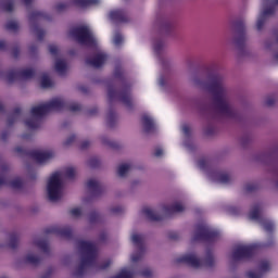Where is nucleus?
<instances>
[{
    "label": "nucleus",
    "instance_id": "obj_22",
    "mask_svg": "<svg viewBox=\"0 0 278 278\" xmlns=\"http://www.w3.org/2000/svg\"><path fill=\"white\" fill-rule=\"evenodd\" d=\"M141 123L143 125V131L146 134H152V131H155V123L153 122V118H151L149 115H143L141 117Z\"/></svg>",
    "mask_w": 278,
    "mask_h": 278
},
{
    "label": "nucleus",
    "instance_id": "obj_3",
    "mask_svg": "<svg viewBox=\"0 0 278 278\" xmlns=\"http://www.w3.org/2000/svg\"><path fill=\"white\" fill-rule=\"evenodd\" d=\"M78 247L83 253L80 263L74 271V277H84L88 268H98V270H105L112 265V261H104L101 265L97 266V258L99 257V251L97 245L90 241H78Z\"/></svg>",
    "mask_w": 278,
    "mask_h": 278
},
{
    "label": "nucleus",
    "instance_id": "obj_13",
    "mask_svg": "<svg viewBox=\"0 0 278 278\" xmlns=\"http://www.w3.org/2000/svg\"><path fill=\"white\" fill-rule=\"evenodd\" d=\"M235 29L237 31V37L235 39V45L238 49H244V45L247 43V26L243 21H237L235 23Z\"/></svg>",
    "mask_w": 278,
    "mask_h": 278
},
{
    "label": "nucleus",
    "instance_id": "obj_62",
    "mask_svg": "<svg viewBox=\"0 0 278 278\" xmlns=\"http://www.w3.org/2000/svg\"><path fill=\"white\" fill-rule=\"evenodd\" d=\"M52 270L51 269H49L46 274H43L42 276H41V278H51V275H52Z\"/></svg>",
    "mask_w": 278,
    "mask_h": 278
},
{
    "label": "nucleus",
    "instance_id": "obj_30",
    "mask_svg": "<svg viewBox=\"0 0 278 278\" xmlns=\"http://www.w3.org/2000/svg\"><path fill=\"white\" fill-rule=\"evenodd\" d=\"M9 247L10 249H16L18 247V235L16 232L10 233Z\"/></svg>",
    "mask_w": 278,
    "mask_h": 278
},
{
    "label": "nucleus",
    "instance_id": "obj_37",
    "mask_svg": "<svg viewBox=\"0 0 278 278\" xmlns=\"http://www.w3.org/2000/svg\"><path fill=\"white\" fill-rule=\"evenodd\" d=\"M5 29H8V31H18V23L10 21L5 24Z\"/></svg>",
    "mask_w": 278,
    "mask_h": 278
},
{
    "label": "nucleus",
    "instance_id": "obj_38",
    "mask_svg": "<svg viewBox=\"0 0 278 278\" xmlns=\"http://www.w3.org/2000/svg\"><path fill=\"white\" fill-rule=\"evenodd\" d=\"M102 143L106 144V147H110L111 149H118V143L116 141H112L105 137L102 138Z\"/></svg>",
    "mask_w": 278,
    "mask_h": 278
},
{
    "label": "nucleus",
    "instance_id": "obj_53",
    "mask_svg": "<svg viewBox=\"0 0 278 278\" xmlns=\"http://www.w3.org/2000/svg\"><path fill=\"white\" fill-rule=\"evenodd\" d=\"M275 97L270 96L266 99L265 105H267V108H271V105H275Z\"/></svg>",
    "mask_w": 278,
    "mask_h": 278
},
{
    "label": "nucleus",
    "instance_id": "obj_17",
    "mask_svg": "<svg viewBox=\"0 0 278 278\" xmlns=\"http://www.w3.org/2000/svg\"><path fill=\"white\" fill-rule=\"evenodd\" d=\"M270 270V263L267 260H263L258 264L257 270H251L247 273L248 278H262L264 277V273H268Z\"/></svg>",
    "mask_w": 278,
    "mask_h": 278
},
{
    "label": "nucleus",
    "instance_id": "obj_12",
    "mask_svg": "<svg viewBox=\"0 0 278 278\" xmlns=\"http://www.w3.org/2000/svg\"><path fill=\"white\" fill-rule=\"evenodd\" d=\"M36 77V71L31 68L26 70H11L7 74V79L9 84H14V81L23 80V79H34Z\"/></svg>",
    "mask_w": 278,
    "mask_h": 278
},
{
    "label": "nucleus",
    "instance_id": "obj_57",
    "mask_svg": "<svg viewBox=\"0 0 278 278\" xmlns=\"http://www.w3.org/2000/svg\"><path fill=\"white\" fill-rule=\"evenodd\" d=\"M12 55H13V58H18V55H21V48L14 47L12 49Z\"/></svg>",
    "mask_w": 278,
    "mask_h": 278
},
{
    "label": "nucleus",
    "instance_id": "obj_9",
    "mask_svg": "<svg viewBox=\"0 0 278 278\" xmlns=\"http://www.w3.org/2000/svg\"><path fill=\"white\" fill-rule=\"evenodd\" d=\"M47 190L49 201H60L62 198V173L56 172L50 176Z\"/></svg>",
    "mask_w": 278,
    "mask_h": 278
},
{
    "label": "nucleus",
    "instance_id": "obj_23",
    "mask_svg": "<svg viewBox=\"0 0 278 278\" xmlns=\"http://www.w3.org/2000/svg\"><path fill=\"white\" fill-rule=\"evenodd\" d=\"M142 214L148 218V220H151L152 223H160V220H164V216L160 215L150 207H143L142 208Z\"/></svg>",
    "mask_w": 278,
    "mask_h": 278
},
{
    "label": "nucleus",
    "instance_id": "obj_6",
    "mask_svg": "<svg viewBox=\"0 0 278 278\" xmlns=\"http://www.w3.org/2000/svg\"><path fill=\"white\" fill-rule=\"evenodd\" d=\"M220 238V232L210 226L207 224H198L195 226V231L192 238L193 242H207L212 244Z\"/></svg>",
    "mask_w": 278,
    "mask_h": 278
},
{
    "label": "nucleus",
    "instance_id": "obj_1",
    "mask_svg": "<svg viewBox=\"0 0 278 278\" xmlns=\"http://www.w3.org/2000/svg\"><path fill=\"white\" fill-rule=\"evenodd\" d=\"M63 110H68V112H81V104L76 102H68L62 98H54L46 104H40L34 106L30 110L31 118L26 119L24 123L28 129H38L42 124V116H47L49 112H63Z\"/></svg>",
    "mask_w": 278,
    "mask_h": 278
},
{
    "label": "nucleus",
    "instance_id": "obj_61",
    "mask_svg": "<svg viewBox=\"0 0 278 278\" xmlns=\"http://www.w3.org/2000/svg\"><path fill=\"white\" fill-rule=\"evenodd\" d=\"M182 131L185 136H190V126L188 125L182 126Z\"/></svg>",
    "mask_w": 278,
    "mask_h": 278
},
{
    "label": "nucleus",
    "instance_id": "obj_39",
    "mask_svg": "<svg viewBox=\"0 0 278 278\" xmlns=\"http://www.w3.org/2000/svg\"><path fill=\"white\" fill-rule=\"evenodd\" d=\"M218 181L219 184H229V181H231V177L229 176V174H218Z\"/></svg>",
    "mask_w": 278,
    "mask_h": 278
},
{
    "label": "nucleus",
    "instance_id": "obj_15",
    "mask_svg": "<svg viewBox=\"0 0 278 278\" xmlns=\"http://www.w3.org/2000/svg\"><path fill=\"white\" fill-rule=\"evenodd\" d=\"M43 16H45V13L40 11H34L29 15V23L31 25L34 34L37 36L39 41L45 40V30L38 27V24H35L34 21H38V18H42Z\"/></svg>",
    "mask_w": 278,
    "mask_h": 278
},
{
    "label": "nucleus",
    "instance_id": "obj_18",
    "mask_svg": "<svg viewBox=\"0 0 278 278\" xmlns=\"http://www.w3.org/2000/svg\"><path fill=\"white\" fill-rule=\"evenodd\" d=\"M110 18L114 21V23H129V14L125 9L111 11Z\"/></svg>",
    "mask_w": 278,
    "mask_h": 278
},
{
    "label": "nucleus",
    "instance_id": "obj_46",
    "mask_svg": "<svg viewBox=\"0 0 278 278\" xmlns=\"http://www.w3.org/2000/svg\"><path fill=\"white\" fill-rule=\"evenodd\" d=\"M257 188H258L257 184H247L244 186V192H255Z\"/></svg>",
    "mask_w": 278,
    "mask_h": 278
},
{
    "label": "nucleus",
    "instance_id": "obj_7",
    "mask_svg": "<svg viewBox=\"0 0 278 278\" xmlns=\"http://www.w3.org/2000/svg\"><path fill=\"white\" fill-rule=\"evenodd\" d=\"M273 244H275L274 239H270L268 243H264L262 245L256 243L249 245H238L233 250L231 258L233 262H244V260H251V257L257 253V249H260V247H273Z\"/></svg>",
    "mask_w": 278,
    "mask_h": 278
},
{
    "label": "nucleus",
    "instance_id": "obj_54",
    "mask_svg": "<svg viewBox=\"0 0 278 278\" xmlns=\"http://www.w3.org/2000/svg\"><path fill=\"white\" fill-rule=\"evenodd\" d=\"M123 206H114L113 208H111L112 214H123Z\"/></svg>",
    "mask_w": 278,
    "mask_h": 278
},
{
    "label": "nucleus",
    "instance_id": "obj_50",
    "mask_svg": "<svg viewBox=\"0 0 278 278\" xmlns=\"http://www.w3.org/2000/svg\"><path fill=\"white\" fill-rule=\"evenodd\" d=\"M4 12H14V3L13 2H7L3 4Z\"/></svg>",
    "mask_w": 278,
    "mask_h": 278
},
{
    "label": "nucleus",
    "instance_id": "obj_29",
    "mask_svg": "<svg viewBox=\"0 0 278 278\" xmlns=\"http://www.w3.org/2000/svg\"><path fill=\"white\" fill-rule=\"evenodd\" d=\"M35 247H38L43 253H49V243L47 240H36Z\"/></svg>",
    "mask_w": 278,
    "mask_h": 278
},
{
    "label": "nucleus",
    "instance_id": "obj_52",
    "mask_svg": "<svg viewBox=\"0 0 278 278\" xmlns=\"http://www.w3.org/2000/svg\"><path fill=\"white\" fill-rule=\"evenodd\" d=\"M140 275H141V277L149 278V277H151V275H153V271H151L150 268H146V269L141 270Z\"/></svg>",
    "mask_w": 278,
    "mask_h": 278
},
{
    "label": "nucleus",
    "instance_id": "obj_44",
    "mask_svg": "<svg viewBox=\"0 0 278 278\" xmlns=\"http://www.w3.org/2000/svg\"><path fill=\"white\" fill-rule=\"evenodd\" d=\"M162 49H164V42L163 41H156L154 43V53H156V55H160L162 53Z\"/></svg>",
    "mask_w": 278,
    "mask_h": 278
},
{
    "label": "nucleus",
    "instance_id": "obj_4",
    "mask_svg": "<svg viewBox=\"0 0 278 278\" xmlns=\"http://www.w3.org/2000/svg\"><path fill=\"white\" fill-rule=\"evenodd\" d=\"M176 264H186L191 268H212L214 267V253L212 250H206V256L203 260L198 258L194 254H186L176 258Z\"/></svg>",
    "mask_w": 278,
    "mask_h": 278
},
{
    "label": "nucleus",
    "instance_id": "obj_31",
    "mask_svg": "<svg viewBox=\"0 0 278 278\" xmlns=\"http://www.w3.org/2000/svg\"><path fill=\"white\" fill-rule=\"evenodd\" d=\"M212 164V161H210V159H200L198 161V166L201 170H207V168H210Z\"/></svg>",
    "mask_w": 278,
    "mask_h": 278
},
{
    "label": "nucleus",
    "instance_id": "obj_40",
    "mask_svg": "<svg viewBox=\"0 0 278 278\" xmlns=\"http://www.w3.org/2000/svg\"><path fill=\"white\" fill-rule=\"evenodd\" d=\"M99 220H101V215H99L97 211H92L89 214V222L92 224V223H99Z\"/></svg>",
    "mask_w": 278,
    "mask_h": 278
},
{
    "label": "nucleus",
    "instance_id": "obj_24",
    "mask_svg": "<svg viewBox=\"0 0 278 278\" xmlns=\"http://www.w3.org/2000/svg\"><path fill=\"white\" fill-rule=\"evenodd\" d=\"M21 108H15L12 114H10L8 117V126L12 127V125H14L18 121V118H21Z\"/></svg>",
    "mask_w": 278,
    "mask_h": 278
},
{
    "label": "nucleus",
    "instance_id": "obj_59",
    "mask_svg": "<svg viewBox=\"0 0 278 278\" xmlns=\"http://www.w3.org/2000/svg\"><path fill=\"white\" fill-rule=\"evenodd\" d=\"M88 147H90V141H88V140H85L80 143L81 151H86V149H88Z\"/></svg>",
    "mask_w": 278,
    "mask_h": 278
},
{
    "label": "nucleus",
    "instance_id": "obj_56",
    "mask_svg": "<svg viewBox=\"0 0 278 278\" xmlns=\"http://www.w3.org/2000/svg\"><path fill=\"white\" fill-rule=\"evenodd\" d=\"M168 238H169V240H179V233L172 231L168 233Z\"/></svg>",
    "mask_w": 278,
    "mask_h": 278
},
{
    "label": "nucleus",
    "instance_id": "obj_60",
    "mask_svg": "<svg viewBox=\"0 0 278 278\" xmlns=\"http://www.w3.org/2000/svg\"><path fill=\"white\" fill-rule=\"evenodd\" d=\"M98 113H99V109L94 106L88 111V116H94V114H98Z\"/></svg>",
    "mask_w": 278,
    "mask_h": 278
},
{
    "label": "nucleus",
    "instance_id": "obj_58",
    "mask_svg": "<svg viewBox=\"0 0 278 278\" xmlns=\"http://www.w3.org/2000/svg\"><path fill=\"white\" fill-rule=\"evenodd\" d=\"M164 155V150L162 148H156L154 151V157H162Z\"/></svg>",
    "mask_w": 278,
    "mask_h": 278
},
{
    "label": "nucleus",
    "instance_id": "obj_42",
    "mask_svg": "<svg viewBox=\"0 0 278 278\" xmlns=\"http://www.w3.org/2000/svg\"><path fill=\"white\" fill-rule=\"evenodd\" d=\"M90 168H99L101 166V161L97 157H91L88 162Z\"/></svg>",
    "mask_w": 278,
    "mask_h": 278
},
{
    "label": "nucleus",
    "instance_id": "obj_26",
    "mask_svg": "<svg viewBox=\"0 0 278 278\" xmlns=\"http://www.w3.org/2000/svg\"><path fill=\"white\" fill-rule=\"evenodd\" d=\"M54 68L59 75H66V62L63 60H58L55 62Z\"/></svg>",
    "mask_w": 278,
    "mask_h": 278
},
{
    "label": "nucleus",
    "instance_id": "obj_43",
    "mask_svg": "<svg viewBox=\"0 0 278 278\" xmlns=\"http://www.w3.org/2000/svg\"><path fill=\"white\" fill-rule=\"evenodd\" d=\"M265 23H266V17H264V16L261 15V16L258 17L257 22H256V29H257L258 31H262V29H264Z\"/></svg>",
    "mask_w": 278,
    "mask_h": 278
},
{
    "label": "nucleus",
    "instance_id": "obj_36",
    "mask_svg": "<svg viewBox=\"0 0 278 278\" xmlns=\"http://www.w3.org/2000/svg\"><path fill=\"white\" fill-rule=\"evenodd\" d=\"M53 81H51V78L49 76L43 75L41 78V88H52Z\"/></svg>",
    "mask_w": 278,
    "mask_h": 278
},
{
    "label": "nucleus",
    "instance_id": "obj_33",
    "mask_svg": "<svg viewBox=\"0 0 278 278\" xmlns=\"http://www.w3.org/2000/svg\"><path fill=\"white\" fill-rule=\"evenodd\" d=\"M129 168H131V165H129V164L119 165L118 169H117V175L119 177H125V175H127V173H129Z\"/></svg>",
    "mask_w": 278,
    "mask_h": 278
},
{
    "label": "nucleus",
    "instance_id": "obj_45",
    "mask_svg": "<svg viewBox=\"0 0 278 278\" xmlns=\"http://www.w3.org/2000/svg\"><path fill=\"white\" fill-rule=\"evenodd\" d=\"M271 14H275V7H268V8L264 9L261 16L266 18V16H271Z\"/></svg>",
    "mask_w": 278,
    "mask_h": 278
},
{
    "label": "nucleus",
    "instance_id": "obj_48",
    "mask_svg": "<svg viewBox=\"0 0 278 278\" xmlns=\"http://www.w3.org/2000/svg\"><path fill=\"white\" fill-rule=\"evenodd\" d=\"M162 29L166 33V34H170V31H173V24L170 22H165L162 25Z\"/></svg>",
    "mask_w": 278,
    "mask_h": 278
},
{
    "label": "nucleus",
    "instance_id": "obj_20",
    "mask_svg": "<svg viewBox=\"0 0 278 278\" xmlns=\"http://www.w3.org/2000/svg\"><path fill=\"white\" fill-rule=\"evenodd\" d=\"M186 206L184 204L176 202L172 205L163 206V211L166 216H173V214H180V212H185Z\"/></svg>",
    "mask_w": 278,
    "mask_h": 278
},
{
    "label": "nucleus",
    "instance_id": "obj_51",
    "mask_svg": "<svg viewBox=\"0 0 278 278\" xmlns=\"http://www.w3.org/2000/svg\"><path fill=\"white\" fill-rule=\"evenodd\" d=\"M71 216H74L75 218H78V216H81V208L75 207L70 211Z\"/></svg>",
    "mask_w": 278,
    "mask_h": 278
},
{
    "label": "nucleus",
    "instance_id": "obj_63",
    "mask_svg": "<svg viewBox=\"0 0 278 278\" xmlns=\"http://www.w3.org/2000/svg\"><path fill=\"white\" fill-rule=\"evenodd\" d=\"M263 3H273V5H278V0H263Z\"/></svg>",
    "mask_w": 278,
    "mask_h": 278
},
{
    "label": "nucleus",
    "instance_id": "obj_11",
    "mask_svg": "<svg viewBox=\"0 0 278 278\" xmlns=\"http://www.w3.org/2000/svg\"><path fill=\"white\" fill-rule=\"evenodd\" d=\"M250 220H257L262 225L263 229L267 231L268 233H273L275 231V224L267 219L266 217H263L260 214V204H256L253 206L249 214Z\"/></svg>",
    "mask_w": 278,
    "mask_h": 278
},
{
    "label": "nucleus",
    "instance_id": "obj_34",
    "mask_svg": "<svg viewBox=\"0 0 278 278\" xmlns=\"http://www.w3.org/2000/svg\"><path fill=\"white\" fill-rule=\"evenodd\" d=\"M114 77L115 79H121V81H125V72L123 71V67L121 66L115 67Z\"/></svg>",
    "mask_w": 278,
    "mask_h": 278
},
{
    "label": "nucleus",
    "instance_id": "obj_16",
    "mask_svg": "<svg viewBox=\"0 0 278 278\" xmlns=\"http://www.w3.org/2000/svg\"><path fill=\"white\" fill-rule=\"evenodd\" d=\"M45 233H54V236H60V238H65L66 240H71L73 238V228L66 227H50L45 230Z\"/></svg>",
    "mask_w": 278,
    "mask_h": 278
},
{
    "label": "nucleus",
    "instance_id": "obj_32",
    "mask_svg": "<svg viewBox=\"0 0 278 278\" xmlns=\"http://www.w3.org/2000/svg\"><path fill=\"white\" fill-rule=\"evenodd\" d=\"M76 170L75 167H65L63 172V177L65 179H75Z\"/></svg>",
    "mask_w": 278,
    "mask_h": 278
},
{
    "label": "nucleus",
    "instance_id": "obj_28",
    "mask_svg": "<svg viewBox=\"0 0 278 278\" xmlns=\"http://www.w3.org/2000/svg\"><path fill=\"white\" fill-rule=\"evenodd\" d=\"M25 262H26V264H31V266H38V264H40L41 260H40V257H38L34 254H28L25 257Z\"/></svg>",
    "mask_w": 278,
    "mask_h": 278
},
{
    "label": "nucleus",
    "instance_id": "obj_5",
    "mask_svg": "<svg viewBox=\"0 0 278 278\" xmlns=\"http://www.w3.org/2000/svg\"><path fill=\"white\" fill-rule=\"evenodd\" d=\"M108 99L109 104L113 105L114 101H119L123 103L128 110H131L134 108V102L131 100V86L126 85L122 88L121 91H116L114 86L108 87Z\"/></svg>",
    "mask_w": 278,
    "mask_h": 278
},
{
    "label": "nucleus",
    "instance_id": "obj_55",
    "mask_svg": "<svg viewBox=\"0 0 278 278\" xmlns=\"http://www.w3.org/2000/svg\"><path fill=\"white\" fill-rule=\"evenodd\" d=\"M49 51H50L51 55H58V46L50 45L49 46Z\"/></svg>",
    "mask_w": 278,
    "mask_h": 278
},
{
    "label": "nucleus",
    "instance_id": "obj_64",
    "mask_svg": "<svg viewBox=\"0 0 278 278\" xmlns=\"http://www.w3.org/2000/svg\"><path fill=\"white\" fill-rule=\"evenodd\" d=\"M8 136H10V134L8 131H3L1 134V140H3V141L8 140Z\"/></svg>",
    "mask_w": 278,
    "mask_h": 278
},
{
    "label": "nucleus",
    "instance_id": "obj_14",
    "mask_svg": "<svg viewBox=\"0 0 278 278\" xmlns=\"http://www.w3.org/2000/svg\"><path fill=\"white\" fill-rule=\"evenodd\" d=\"M131 242L137 247L139 253H135L131 255L132 262H140L142 260V255H144V236L134 233L131 236Z\"/></svg>",
    "mask_w": 278,
    "mask_h": 278
},
{
    "label": "nucleus",
    "instance_id": "obj_21",
    "mask_svg": "<svg viewBox=\"0 0 278 278\" xmlns=\"http://www.w3.org/2000/svg\"><path fill=\"white\" fill-rule=\"evenodd\" d=\"M87 188L94 197H99V194H103V186L99 184V181L94 179H89L87 181Z\"/></svg>",
    "mask_w": 278,
    "mask_h": 278
},
{
    "label": "nucleus",
    "instance_id": "obj_2",
    "mask_svg": "<svg viewBox=\"0 0 278 278\" xmlns=\"http://www.w3.org/2000/svg\"><path fill=\"white\" fill-rule=\"evenodd\" d=\"M208 79L207 90L213 97V105L216 112L227 118H236L238 111L233 110L227 101V92L223 86V76L218 72H213L208 75Z\"/></svg>",
    "mask_w": 278,
    "mask_h": 278
},
{
    "label": "nucleus",
    "instance_id": "obj_35",
    "mask_svg": "<svg viewBox=\"0 0 278 278\" xmlns=\"http://www.w3.org/2000/svg\"><path fill=\"white\" fill-rule=\"evenodd\" d=\"M11 188H13V190H21V188H23V179L21 178H14L11 182H10Z\"/></svg>",
    "mask_w": 278,
    "mask_h": 278
},
{
    "label": "nucleus",
    "instance_id": "obj_10",
    "mask_svg": "<svg viewBox=\"0 0 278 278\" xmlns=\"http://www.w3.org/2000/svg\"><path fill=\"white\" fill-rule=\"evenodd\" d=\"M15 153L20 155H25L26 157H31L37 164H45L54 157L55 153L53 151H40V150H26L23 147H16Z\"/></svg>",
    "mask_w": 278,
    "mask_h": 278
},
{
    "label": "nucleus",
    "instance_id": "obj_8",
    "mask_svg": "<svg viewBox=\"0 0 278 278\" xmlns=\"http://www.w3.org/2000/svg\"><path fill=\"white\" fill-rule=\"evenodd\" d=\"M70 36L79 45H85V47H97V39H94V36L88 26L71 28Z\"/></svg>",
    "mask_w": 278,
    "mask_h": 278
},
{
    "label": "nucleus",
    "instance_id": "obj_25",
    "mask_svg": "<svg viewBox=\"0 0 278 278\" xmlns=\"http://www.w3.org/2000/svg\"><path fill=\"white\" fill-rule=\"evenodd\" d=\"M74 3L78 8H90V5H99L101 0H74Z\"/></svg>",
    "mask_w": 278,
    "mask_h": 278
},
{
    "label": "nucleus",
    "instance_id": "obj_47",
    "mask_svg": "<svg viewBox=\"0 0 278 278\" xmlns=\"http://www.w3.org/2000/svg\"><path fill=\"white\" fill-rule=\"evenodd\" d=\"M75 140H77V137L75 135L70 136L64 142H63V147H71V144H73V142H75Z\"/></svg>",
    "mask_w": 278,
    "mask_h": 278
},
{
    "label": "nucleus",
    "instance_id": "obj_49",
    "mask_svg": "<svg viewBox=\"0 0 278 278\" xmlns=\"http://www.w3.org/2000/svg\"><path fill=\"white\" fill-rule=\"evenodd\" d=\"M66 8H68V4L66 2H59L55 5L56 12H64V10H66Z\"/></svg>",
    "mask_w": 278,
    "mask_h": 278
},
{
    "label": "nucleus",
    "instance_id": "obj_19",
    "mask_svg": "<svg viewBox=\"0 0 278 278\" xmlns=\"http://www.w3.org/2000/svg\"><path fill=\"white\" fill-rule=\"evenodd\" d=\"M108 61V55L103 53H98L93 58H87L86 64L92 66L93 68H101Z\"/></svg>",
    "mask_w": 278,
    "mask_h": 278
},
{
    "label": "nucleus",
    "instance_id": "obj_41",
    "mask_svg": "<svg viewBox=\"0 0 278 278\" xmlns=\"http://www.w3.org/2000/svg\"><path fill=\"white\" fill-rule=\"evenodd\" d=\"M113 45H115V47H121V45H123V35H121V33L114 35Z\"/></svg>",
    "mask_w": 278,
    "mask_h": 278
},
{
    "label": "nucleus",
    "instance_id": "obj_27",
    "mask_svg": "<svg viewBox=\"0 0 278 278\" xmlns=\"http://www.w3.org/2000/svg\"><path fill=\"white\" fill-rule=\"evenodd\" d=\"M106 122L109 127H114L116 125V111L110 110L108 115H106Z\"/></svg>",
    "mask_w": 278,
    "mask_h": 278
}]
</instances>
